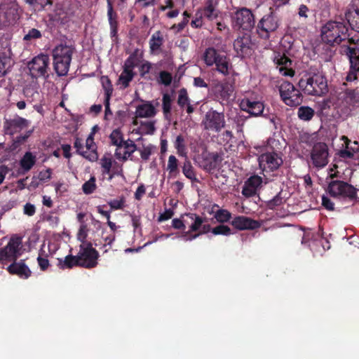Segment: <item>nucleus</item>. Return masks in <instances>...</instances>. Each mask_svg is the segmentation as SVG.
I'll return each mask as SVG.
<instances>
[{
	"label": "nucleus",
	"instance_id": "nucleus-1",
	"mask_svg": "<svg viewBox=\"0 0 359 359\" xmlns=\"http://www.w3.org/2000/svg\"><path fill=\"white\" fill-rule=\"evenodd\" d=\"M99 254L95 248H81L77 255H67L64 259H58V267L60 269H72L81 266L91 269L97 266Z\"/></svg>",
	"mask_w": 359,
	"mask_h": 359
},
{
	"label": "nucleus",
	"instance_id": "nucleus-2",
	"mask_svg": "<svg viewBox=\"0 0 359 359\" xmlns=\"http://www.w3.org/2000/svg\"><path fill=\"white\" fill-rule=\"evenodd\" d=\"M299 88L306 95L320 97L328 92L326 78L321 74H308L298 82Z\"/></svg>",
	"mask_w": 359,
	"mask_h": 359
},
{
	"label": "nucleus",
	"instance_id": "nucleus-3",
	"mask_svg": "<svg viewBox=\"0 0 359 359\" xmlns=\"http://www.w3.org/2000/svg\"><path fill=\"white\" fill-rule=\"evenodd\" d=\"M75 48L72 45L60 44L53 50V67L58 76H66L69 72Z\"/></svg>",
	"mask_w": 359,
	"mask_h": 359
},
{
	"label": "nucleus",
	"instance_id": "nucleus-4",
	"mask_svg": "<svg viewBox=\"0 0 359 359\" xmlns=\"http://www.w3.org/2000/svg\"><path fill=\"white\" fill-rule=\"evenodd\" d=\"M348 27L341 22L329 21L321 28L322 40L330 46L339 45L346 40Z\"/></svg>",
	"mask_w": 359,
	"mask_h": 359
},
{
	"label": "nucleus",
	"instance_id": "nucleus-5",
	"mask_svg": "<svg viewBox=\"0 0 359 359\" xmlns=\"http://www.w3.org/2000/svg\"><path fill=\"white\" fill-rule=\"evenodd\" d=\"M280 25V19L271 8L270 13L264 15L259 21L257 32L260 37L267 39L270 34L276 32Z\"/></svg>",
	"mask_w": 359,
	"mask_h": 359
},
{
	"label": "nucleus",
	"instance_id": "nucleus-6",
	"mask_svg": "<svg viewBox=\"0 0 359 359\" xmlns=\"http://www.w3.org/2000/svg\"><path fill=\"white\" fill-rule=\"evenodd\" d=\"M18 10L16 0H4L0 4V27L15 23L20 17Z\"/></svg>",
	"mask_w": 359,
	"mask_h": 359
},
{
	"label": "nucleus",
	"instance_id": "nucleus-7",
	"mask_svg": "<svg viewBox=\"0 0 359 359\" xmlns=\"http://www.w3.org/2000/svg\"><path fill=\"white\" fill-rule=\"evenodd\" d=\"M201 125L205 130L219 133L226 126L224 112H219L212 109H210L205 114Z\"/></svg>",
	"mask_w": 359,
	"mask_h": 359
},
{
	"label": "nucleus",
	"instance_id": "nucleus-8",
	"mask_svg": "<svg viewBox=\"0 0 359 359\" xmlns=\"http://www.w3.org/2000/svg\"><path fill=\"white\" fill-rule=\"evenodd\" d=\"M279 92L283 102L290 107H297L302 104L303 96L299 90L288 81L283 82L279 87Z\"/></svg>",
	"mask_w": 359,
	"mask_h": 359
},
{
	"label": "nucleus",
	"instance_id": "nucleus-9",
	"mask_svg": "<svg viewBox=\"0 0 359 359\" xmlns=\"http://www.w3.org/2000/svg\"><path fill=\"white\" fill-rule=\"evenodd\" d=\"M184 227H188V230L184 231L182 238L184 241H192L198 237V234H195V231L200 230L202 224L205 219L195 213H187L182 215Z\"/></svg>",
	"mask_w": 359,
	"mask_h": 359
},
{
	"label": "nucleus",
	"instance_id": "nucleus-10",
	"mask_svg": "<svg viewBox=\"0 0 359 359\" xmlns=\"http://www.w3.org/2000/svg\"><path fill=\"white\" fill-rule=\"evenodd\" d=\"M234 27L245 31H250L255 27V17L251 11L246 8L237 10L232 16Z\"/></svg>",
	"mask_w": 359,
	"mask_h": 359
},
{
	"label": "nucleus",
	"instance_id": "nucleus-11",
	"mask_svg": "<svg viewBox=\"0 0 359 359\" xmlns=\"http://www.w3.org/2000/svg\"><path fill=\"white\" fill-rule=\"evenodd\" d=\"M49 64L50 59L47 55L41 54L34 57L32 60L28 63V68L31 76L32 78H48Z\"/></svg>",
	"mask_w": 359,
	"mask_h": 359
},
{
	"label": "nucleus",
	"instance_id": "nucleus-12",
	"mask_svg": "<svg viewBox=\"0 0 359 359\" xmlns=\"http://www.w3.org/2000/svg\"><path fill=\"white\" fill-rule=\"evenodd\" d=\"M329 194L332 197H347L351 199L356 198V189L347 182L341 180L331 181L327 189Z\"/></svg>",
	"mask_w": 359,
	"mask_h": 359
},
{
	"label": "nucleus",
	"instance_id": "nucleus-13",
	"mask_svg": "<svg viewBox=\"0 0 359 359\" xmlns=\"http://www.w3.org/2000/svg\"><path fill=\"white\" fill-rule=\"evenodd\" d=\"M328 147L324 142H317L311 151L312 164L316 168H323L328 163Z\"/></svg>",
	"mask_w": 359,
	"mask_h": 359
},
{
	"label": "nucleus",
	"instance_id": "nucleus-14",
	"mask_svg": "<svg viewBox=\"0 0 359 359\" xmlns=\"http://www.w3.org/2000/svg\"><path fill=\"white\" fill-rule=\"evenodd\" d=\"M259 167L263 171L271 172L277 170L283 163V160L278 154L264 153L259 156Z\"/></svg>",
	"mask_w": 359,
	"mask_h": 359
},
{
	"label": "nucleus",
	"instance_id": "nucleus-15",
	"mask_svg": "<svg viewBox=\"0 0 359 359\" xmlns=\"http://www.w3.org/2000/svg\"><path fill=\"white\" fill-rule=\"evenodd\" d=\"M233 48L241 57L251 55L253 52V43L250 36L244 34L238 36L233 42Z\"/></svg>",
	"mask_w": 359,
	"mask_h": 359
},
{
	"label": "nucleus",
	"instance_id": "nucleus-16",
	"mask_svg": "<svg viewBox=\"0 0 359 359\" xmlns=\"http://www.w3.org/2000/svg\"><path fill=\"white\" fill-rule=\"evenodd\" d=\"M137 149V145L134 141L128 139L122 145L116 149L114 156L118 160L123 162L129 158L132 160L131 156Z\"/></svg>",
	"mask_w": 359,
	"mask_h": 359
},
{
	"label": "nucleus",
	"instance_id": "nucleus-17",
	"mask_svg": "<svg viewBox=\"0 0 359 359\" xmlns=\"http://www.w3.org/2000/svg\"><path fill=\"white\" fill-rule=\"evenodd\" d=\"M231 225L238 230H254L261 226V223L245 216H236L231 222Z\"/></svg>",
	"mask_w": 359,
	"mask_h": 359
},
{
	"label": "nucleus",
	"instance_id": "nucleus-18",
	"mask_svg": "<svg viewBox=\"0 0 359 359\" xmlns=\"http://www.w3.org/2000/svg\"><path fill=\"white\" fill-rule=\"evenodd\" d=\"M239 106L242 111L249 113L252 116H260L264 109V104L262 102L252 101L249 98L241 100Z\"/></svg>",
	"mask_w": 359,
	"mask_h": 359
},
{
	"label": "nucleus",
	"instance_id": "nucleus-19",
	"mask_svg": "<svg viewBox=\"0 0 359 359\" xmlns=\"http://www.w3.org/2000/svg\"><path fill=\"white\" fill-rule=\"evenodd\" d=\"M6 269L10 274L16 275L22 279H27L32 275L31 270L25 264L24 260H20V262L14 261Z\"/></svg>",
	"mask_w": 359,
	"mask_h": 359
},
{
	"label": "nucleus",
	"instance_id": "nucleus-20",
	"mask_svg": "<svg viewBox=\"0 0 359 359\" xmlns=\"http://www.w3.org/2000/svg\"><path fill=\"white\" fill-rule=\"evenodd\" d=\"M262 183L261 177L254 175L250 177L245 182L243 187L242 194L245 197H251L257 194L258 188Z\"/></svg>",
	"mask_w": 359,
	"mask_h": 359
},
{
	"label": "nucleus",
	"instance_id": "nucleus-21",
	"mask_svg": "<svg viewBox=\"0 0 359 359\" xmlns=\"http://www.w3.org/2000/svg\"><path fill=\"white\" fill-rule=\"evenodd\" d=\"M276 63L280 67L279 71L283 76H293L294 71L292 68V60L285 55H281L275 59Z\"/></svg>",
	"mask_w": 359,
	"mask_h": 359
},
{
	"label": "nucleus",
	"instance_id": "nucleus-22",
	"mask_svg": "<svg viewBox=\"0 0 359 359\" xmlns=\"http://www.w3.org/2000/svg\"><path fill=\"white\" fill-rule=\"evenodd\" d=\"M22 248H0V262L3 264L16 261Z\"/></svg>",
	"mask_w": 359,
	"mask_h": 359
},
{
	"label": "nucleus",
	"instance_id": "nucleus-23",
	"mask_svg": "<svg viewBox=\"0 0 359 359\" xmlns=\"http://www.w3.org/2000/svg\"><path fill=\"white\" fill-rule=\"evenodd\" d=\"M85 153H82V156L90 161H95L98 159V154L97 153V147L94 142V137L92 135H89L86 140Z\"/></svg>",
	"mask_w": 359,
	"mask_h": 359
},
{
	"label": "nucleus",
	"instance_id": "nucleus-24",
	"mask_svg": "<svg viewBox=\"0 0 359 359\" xmlns=\"http://www.w3.org/2000/svg\"><path fill=\"white\" fill-rule=\"evenodd\" d=\"M233 90V85L229 83H219L215 86V95L222 100H228Z\"/></svg>",
	"mask_w": 359,
	"mask_h": 359
},
{
	"label": "nucleus",
	"instance_id": "nucleus-25",
	"mask_svg": "<svg viewBox=\"0 0 359 359\" xmlns=\"http://www.w3.org/2000/svg\"><path fill=\"white\" fill-rule=\"evenodd\" d=\"M216 70L224 76L229 75L232 69L229 59L225 55L219 54L215 60Z\"/></svg>",
	"mask_w": 359,
	"mask_h": 359
},
{
	"label": "nucleus",
	"instance_id": "nucleus-26",
	"mask_svg": "<svg viewBox=\"0 0 359 359\" xmlns=\"http://www.w3.org/2000/svg\"><path fill=\"white\" fill-rule=\"evenodd\" d=\"M107 16L110 25V34L111 37L116 36L118 30V22L116 20L117 15L114 11L112 3L110 0H107Z\"/></svg>",
	"mask_w": 359,
	"mask_h": 359
},
{
	"label": "nucleus",
	"instance_id": "nucleus-27",
	"mask_svg": "<svg viewBox=\"0 0 359 359\" xmlns=\"http://www.w3.org/2000/svg\"><path fill=\"white\" fill-rule=\"evenodd\" d=\"M156 114L154 107L149 102H145L137 107L136 118H150Z\"/></svg>",
	"mask_w": 359,
	"mask_h": 359
},
{
	"label": "nucleus",
	"instance_id": "nucleus-28",
	"mask_svg": "<svg viewBox=\"0 0 359 359\" xmlns=\"http://www.w3.org/2000/svg\"><path fill=\"white\" fill-rule=\"evenodd\" d=\"M7 129L11 131V133H15L18 130L26 128L29 125V121L22 117H15L6 122Z\"/></svg>",
	"mask_w": 359,
	"mask_h": 359
},
{
	"label": "nucleus",
	"instance_id": "nucleus-29",
	"mask_svg": "<svg viewBox=\"0 0 359 359\" xmlns=\"http://www.w3.org/2000/svg\"><path fill=\"white\" fill-rule=\"evenodd\" d=\"M36 161V157L30 151H27L21 160L20 161V165L23 170V173L29 171L32 167L35 165Z\"/></svg>",
	"mask_w": 359,
	"mask_h": 359
},
{
	"label": "nucleus",
	"instance_id": "nucleus-30",
	"mask_svg": "<svg viewBox=\"0 0 359 359\" xmlns=\"http://www.w3.org/2000/svg\"><path fill=\"white\" fill-rule=\"evenodd\" d=\"M163 43V37L160 31L154 33L149 40V48L152 53L160 50Z\"/></svg>",
	"mask_w": 359,
	"mask_h": 359
},
{
	"label": "nucleus",
	"instance_id": "nucleus-31",
	"mask_svg": "<svg viewBox=\"0 0 359 359\" xmlns=\"http://www.w3.org/2000/svg\"><path fill=\"white\" fill-rule=\"evenodd\" d=\"M346 18L351 28L359 32V8L355 9L353 12L346 13Z\"/></svg>",
	"mask_w": 359,
	"mask_h": 359
},
{
	"label": "nucleus",
	"instance_id": "nucleus-32",
	"mask_svg": "<svg viewBox=\"0 0 359 359\" xmlns=\"http://www.w3.org/2000/svg\"><path fill=\"white\" fill-rule=\"evenodd\" d=\"M219 14V11L212 5V1L209 0L203 9V16L209 20H213L217 18Z\"/></svg>",
	"mask_w": 359,
	"mask_h": 359
},
{
	"label": "nucleus",
	"instance_id": "nucleus-33",
	"mask_svg": "<svg viewBox=\"0 0 359 359\" xmlns=\"http://www.w3.org/2000/svg\"><path fill=\"white\" fill-rule=\"evenodd\" d=\"M219 53L214 48H208L203 53V60L207 66H212Z\"/></svg>",
	"mask_w": 359,
	"mask_h": 359
},
{
	"label": "nucleus",
	"instance_id": "nucleus-34",
	"mask_svg": "<svg viewBox=\"0 0 359 359\" xmlns=\"http://www.w3.org/2000/svg\"><path fill=\"white\" fill-rule=\"evenodd\" d=\"M214 218L220 224L228 222L231 219V213L226 209L213 211Z\"/></svg>",
	"mask_w": 359,
	"mask_h": 359
},
{
	"label": "nucleus",
	"instance_id": "nucleus-35",
	"mask_svg": "<svg viewBox=\"0 0 359 359\" xmlns=\"http://www.w3.org/2000/svg\"><path fill=\"white\" fill-rule=\"evenodd\" d=\"M134 76L135 73L133 71L123 68L118 79L119 83L122 85L123 88L128 87L129 83L133 80Z\"/></svg>",
	"mask_w": 359,
	"mask_h": 359
},
{
	"label": "nucleus",
	"instance_id": "nucleus-36",
	"mask_svg": "<svg viewBox=\"0 0 359 359\" xmlns=\"http://www.w3.org/2000/svg\"><path fill=\"white\" fill-rule=\"evenodd\" d=\"M112 159L111 158L104 155L100 159V164L102 168V175H109V179H111L114 176L113 174H111V166H112Z\"/></svg>",
	"mask_w": 359,
	"mask_h": 359
},
{
	"label": "nucleus",
	"instance_id": "nucleus-37",
	"mask_svg": "<svg viewBox=\"0 0 359 359\" xmlns=\"http://www.w3.org/2000/svg\"><path fill=\"white\" fill-rule=\"evenodd\" d=\"M315 111L312 108L306 106L300 107L297 112L298 117L303 121H310L313 117Z\"/></svg>",
	"mask_w": 359,
	"mask_h": 359
},
{
	"label": "nucleus",
	"instance_id": "nucleus-38",
	"mask_svg": "<svg viewBox=\"0 0 359 359\" xmlns=\"http://www.w3.org/2000/svg\"><path fill=\"white\" fill-rule=\"evenodd\" d=\"M111 144L114 145L118 148L122 145L126 140H123V135L119 129L114 130L109 135Z\"/></svg>",
	"mask_w": 359,
	"mask_h": 359
},
{
	"label": "nucleus",
	"instance_id": "nucleus-39",
	"mask_svg": "<svg viewBox=\"0 0 359 359\" xmlns=\"http://www.w3.org/2000/svg\"><path fill=\"white\" fill-rule=\"evenodd\" d=\"M11 57L6 53L0 54V77L6 74L8 69L11 67Z\"/></svg>",
	"mask_w": 359,
	"mask_h": 359
},
{
	"label": "nucleus",
	"instance_id": "nucleus-40",
	"mask_svg": "<svg viewBox=\"0 0 359 359\" xmlns=\"http://www.w3.org/2000/svg\"><path fill=\"white\" fill-rule=\"evenodd\" d=\"M25 1L37 11L45 8L46 6L52 5L51 0H25Z\"/></svg>",
	"mask_w": 359,
	"mask_h": 359
},
{
	"label": "nucleus",
	"instance_id": "nucleus-41",
	"mask_svg": "<svg viewBox=\"0 0 359 359\" xmlns=\"http://www.w3.org/2000/svg\"><path fill=\"white\" fill-rule=\"evenodd\" d=\"M212 233L215 236L222 235L228 236L232 234L233 232L229 226L221 224L212 228Z\"/></svg>",
	"mask_w": 359,
	"mask_h": 359
},
{
	"label": "nucleus",
	"instance_id": "nucleus-42",
	"mask_svg": "<svg viewBox=\"0 0 359 359\" xmlns=\"http://www.w3.org/2000/svg\"><path fill=\"white\" fill-rule=\"evenodd\" d=\"M182 172L188 179L196 181V174L190 161H187L184 162L182 167Z\"/></svg>",
	"mask_w": 359,
	"mask_h": 359
},
{
	"label": "nucleus",
	"instance_id": "nucleus-43",
	"mask_svg": "<svg viewBox=\"0 0 359 359\" xmlns=\"http://www.w3.org/2000/svg\"><path fill=\"white\" fill-rule=\"evenodd\" d=\"M175 147L177 150V154L180 156L186 155V146L184 138L182 135H178L175 142Z\"/></svg>",
	"mask_w": 359,
	"mask_h": 359
},
{
	"label": "nucleus",
	"instance_id": "nucleus-44",
	"mask_svg": "<svg viewBox=\"0 0 359 359\" xmlns=\"http://www.w3.org/2000/svg\"><path fill=\"white\" fill-rule=\"evenodd\" d=\"M162 107H163V111L165 116L169 114L171 111V104H172V98L171 96L168 94L165 93L163 96L162 99Z\"/></svg>",
	"mask_w": 359,
	"mask_h": 359
},
{
	"label": "nucleus",
	"instance_id": "nucleus-45",
	"mask_svg": "<svg viewBox=\"0 0 359 359\" xmlns=\"http://www.w3.org/2000/svg\"><path fill=\"white\" fill-rule=\"evenodd\" d=\"M96 189L95 178L91 177L90 179L86 182L82 186V190L86 194H92Z\"/></svg>",
	"mask_w": 359,
	"mask_h": 359
},
{
	"label": "nucleus",
	"instance_id": "nucleus-46",
	"mask_svg": "<svg viewBox=\"0 0 359 359\" xmlns=\"http://www.w3.org/2000/svg\"><path fill=\"white\" fill-rule=\"evenodd\" d=\"M177 104L180 107H184L185 105L189 104V98L187 91L185 88H182L180 90Z\"/></svg>",
	"mask_w": 359,
	"mask_h": 359
},
{
	"label": "nucleus",
	"instance_id": "nucleus-47",
	"mask_svg": "<svg viewBox=\"0 0 359 359\" xmlns=\"http://www.w3.org/2000/svg\"><path fill=\"white\" fill-rule=\"evenodd\" d=\"M138 59L135 53L131 54L128 59L125 61L123 68L132 70L137 65Z\"/></svg>",
	"mask_w": 359,
	"mask_h": 359
},
{
	"label": "nucleus",
	"instance_id": "nucleus-48",
	"mask_svg": "<svg viewBox=\"0 0 359 359\" xmlns=\"http://www.w3.org/2000/svg\"><path fill=\"white\" fill-rule=\"evenodd\" d=\"M343 48H345L344 53L348 57V60L359 57L358 46L351 47L350 46H343Z\"/></svg>",
	"mask_w": 359,
	"mask_h": 359
},
{
	"label": "nucleus",
	"instance_id": "nucleus-49",
	"mask_svg": "<svg viewBox=\"0 0 359 359\" xmlns=\"http://www.w3.org/2000/svg\"><path fill=\"white\" fill-rule=\"evenodd\" d=\"M101 81L104 90L105 97H111L113 92V88L110 80L107 76H102Z\"/></svg>",
	"mask_w": 359,
	"mask_h": 359
},
{
	"label": "nucleus",
	"instance_id": "nucleus-50",
	"mask_svg": "<svg viewBox=\"0 0 359 359\" xmlns=\"http://www.w3.org/2000/svg\"><path fill=\"white\" fill-rule=\"evenodd\" d=\"M41 37V32L37 29L32 28V29H29L28 31L27 34H26L24 36L23 40L26 41H30L32 40L40 39Z\"/></svg>",
	"mask_w": 359,
	"mask_h": 359
},
{
	"label": "nucleus",
	"instance_id": "nucleus-51",
	"mask_svg": "<svg viewBox=\"0 0 359 359\" xmlns=\"http://www.w3.org/2000/svg\"><path fill=\"white\" fill-rule=\"evenodd\" d=\"M140 130L143 133L151 135L155 131L154 123L151 121L141 122Z\"/></svg>",
	"mask_w": 359,
	"mask_h": 359
},
{
	"label": "nucleus",
	"instance_id": "nucleus-52",
	"mask_svg": "<svg viewBox=\"0 0 359 359\" xmlns=\"http://www.w3.org/2000/svg\"><path fill=\"white\" fill-rule=\"evenodd\" d=\"M43 248H41V252L37 257V262L41 271H46L49 266V261L46 257H42Z\"/></svg>",
	"mask_w": 359,
	"mask_h": 359
},
{
	"label": "nucleus",
	"instance_id": "nucleus-53",
	"mask_svg": "<svg viewBox=\"0 0 359 359\" xmlns=\"http://www.w3.org/2000/svg\"><path fill=\"white\" fill-rule=\"evenodd\" d=\"M168 170L170 173H173L177 171V159L175 156H170L168 162Z\"/></svg>",
	"mask_w": 359,
	"mask_h": 359
},
{
	"label": "nucleus",
	"instance_id": "nucleus-54",
	"mask_svg": "<svg viewBox=\"0 0 359 359\" xmlns=\"http://www.w3.org/2000/svg\"><path fill=\"white\" fill-rule=\"evenodd\" d=\"M283 203V198L280 196V193L278 194L271 200L268 201L267 206L270 209H274L276 207L279 206Z\"/></svg>",
	"mask_w": 359,
	"mask_h": 359
},
{
	"label": "nucleus",
	"instance_id": "nucleus-55",
	"mask_svg": "<svg viewBox=\"0 0 359 359\" xmlns=\"http://www.w3.org/2000/svg\"><path fill=\"white\" fill-rule=\"evenodd\" d=\"M88 231V229L87 225L84 223L81 224L80 228L77 233V238L82 243L85 242V240L87 237Z\"/></svg>",
	"mask_w": 359,
	"mask_h": 359
},
{
	"label": "nucleus",
	"instance_id": "nucleus-56",
	"mask_svg": "<svg viewBox=\"0 0 359 359\" xmlns=\"http://www.w3.org/2000/svg\"><path fill=\"white\" fill-rule=\"evenodd\" d=\"M154 147L151 145L144 147L142 149H139V151L140 153V156L142 158V160L147 161L149 160L151 153L152 149Z\"/></svg>",
	"mask_w": 359,
	"mask_h": 359
},
{
	"label": "nucleus",
	"instance_id": "nucleus-57",
	"mask_svg": "<svg viewBox=\"0 0 359 359\" xmlns=\"http://www.w3.org/2000/svg\"><path fill=\"white\" fill-rule=\"evenodd\" d=\"M125 199L121 197L120 200H112L108 202L109 205L111 209L118 210L122 209L124 206Z\"/></svg>",
	"mask_w": 359,
	"mask_h": 359
},
{
	"label": "nucleus",
	"instance_id": "nucleus-58",
	"mask_svg": "<svg viewBox=\"0 0 359 359\" xmlns=\"http://www.w3.org/2000/svg\"><path fill=\"white\" fill-rule=\"evenodd\" d=\"M22 244V237L18 235H13L6 247H19Z\"/></svg>",
	"mask_w": 359,
	"mask_h": 359
},
{
	"label": "nucleus",
	"instance_id": "nucleus-59",
	"mask_svg": "<svg viewBox=\"0 0 359 359\" xmlns=\"http://www.w3.org/2000/svg\"><path fill=\"white\" fill-rule=\"evenodd\" d=\"M161 82L165 86H169L172 82V75L165 71L160 73Z\"/></svg>",
	"mask_w": 359,
	"mask_h": 359
},
{
	"label": "nucleus",
	"instance_id": "nucleus-60",
	"mask_svg": "<svg viewBox=\"0 0 359 359\" xmlns=\"http://www.w3.org/2000/svg\"><path fill=\"white\" fill-rule=\"evenodd\" d=\"M322 205L328 210H334V205L332 201L325 196H323L322 197Z\"/></svg>",
	"mask_w": 359,
	"mask_h": 359
},
{
	"label": "nucleus",
	"instance_id": "nucleus-61",
	"mask_svg": "<svg viewBox=\"0 0 359 359\" xmlns=\"http://www.w3.org/2000/svg\"><path fill=\"white\" fill-rule=\"evenodd\" d=\"M51 169L50 168H48L46 169V170H42L39 172V179L40 181H43V182H45V181H47L48 180L50 179L51 177Z\"/></svg>",
	"mask_w": 359,
	"mask_h": 359
},
{
	"label": "nucleus",
	"instance_id": "nucleus-62",
	"mask_svg": "<svg viewBox=\"0 0 359 359\" xmlns=\"http://www.w3.org/2000/svg\"><path fill=\"white\" fill-rule=\"evenodd\" d=\"M174 215V212L171 209L165 210V211L161 214L158 217V222H163L165 220H167L168 219H170L172 215Z\"/></svg>",
	"mask_w": 359,
	"mask_h": 359
},
{
	"label": "nucleus",
	"instance_id": "nucleus-63",
	"mask_svg": "<svg viewBox=\"0 0 359 359\" xmlns=\"http://www.w3.org/2000/svg\"><path fill=\"white\" fill-rule=\"evenodd\" d=\"M212 228L210 224H203L201 226L200 230L198 231H195V234H198V237L202 234L208 233L209 232L212 233Z\"/></svg>",
	"mask_w": 359,
	"mask_h": 359
},
{
	"label": "nucleus",
	"instance_id": "nucleus-64",
	"mask_svg": "<svg viewBox=\"0 0 359 359\" xmlns=\"http://www.w3.org/2000/svg\"><path fill=\"white\" fill-rule=\"evenodd\" d=\"M36 209L34 205L31 203H26L24 206V213L28 216H32L34 215Z\"/></svg>",
	"mask_w": 359,
	"mask_h": 359
}]
</instances>
